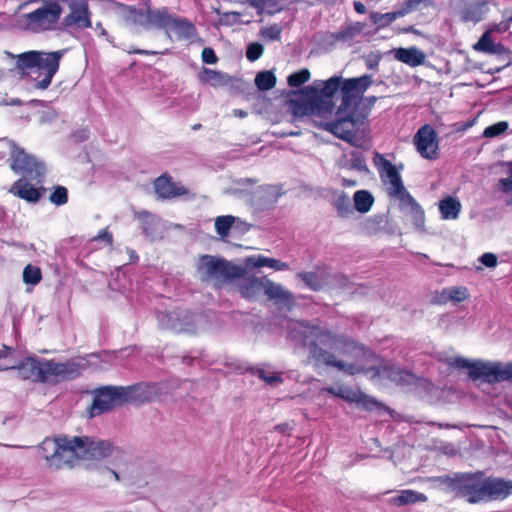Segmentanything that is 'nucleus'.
<instances>
[{"mask_svg":"<svg viewBox=\"0 0 512 512\" xmlns=\"http://www.w3.org/2000/svg\"><path fill=\"white\" fill-rule=\"evenodd\" d=\"M154 189L158 197L163 199L174 198L187 192L184 186L172 182L165 176H161L155 180Z\"/></svg>","mask_w":512,"mask_h":512,"instance_id":"obj_26","label":"nucleus"},{"mask_svg":"<svg viewBox=\"0 0 512 512\" xmlns=\"http://www.w3.org/2000/svg\"><path fill=\"white\" fill-rule=\"evenodd\" d=\"M413 141L423 158L433 160L438 157V135L432 126L424 125L419 128Z\"/></svg>","mask_w":512,"mask_h":512,"instance_id":"obj_16","label":"nucleus"},{"mask_svg":"<svg viewBox=\"0 0 512 512\" xmlns=\"http://www.w3.org/2000/svg\"><path fill=\"white\" fill-rule=\"evenodd\" d=\"M373 161L391 196L398 198L408 192L402 183L399 172L390 161L379 153H375Z\"/></svg>","mask_w":512,"mask_h":512,"instance_id":"obj_15","label":"nucleus"},{"mask_svg":"<svg viewBox=\"0 0 512 512\" xmlns=\"http://www.w3.org/2000/svg\"><path fill=\"white\" fill-rule=\"evenodd\" d=\"M263 54V46L259 43H252L248 46L246 56L250 61H256Z\"/></svg>","mask_w":512,"mask_h":512,"instance_id":"obj_54","label":"nucleus"},{"mask_svg":"<svg viewBox=\"0 0 512 512\" xmlns=\"http://www.w3.org/2000/svg\"><path fill=\"white\" fill-rule=\"evenodd\" d=\"M128 53H134V54H140V55H148V54H154L155 52H150L148 50H143V49H133V50H128L127 51Z\"/></svg>","mask_w":512,"mask_h":512,"instance_id":"obj_64","label":"nucleus"},{"mask_svg":"<svg viewBox=\"0 0 512 512\" xmlns=\"http://www.w3.org/2000/svg\"><path fill=\"white\" fill-rule=\"evenodd\" d=\"M403 17V12H400L399 9L393 12H388L385 14L372 12L370 14L371 21L377 25L378 27H385L395 21L398 18Z\"/></svg>","mask_w":512,"mask_h":512,"instance_id":"obj_42","label":"nucleus"},{"mask_svg":"<svg viewBox=\"0 0 512 512\" xmlns=\"http://www.w3.org/2000/svg\"><path fill=\"white\" fill-rule=\"evenodd\" d=\"M243 272V268L232 265L224 259L209 255L200 257L197 265L199 278L214 285L240 277Z\"/></svg>","mask_w":512,"mask_h":512,"instance_id":"obj_8","label":"nucleus"},{"mask_svg":"<svg viewBox=\"0 0 512 512\" xmlns=\"http://www.w3.org/2000/svg\"><path fill=\"white\" fill-rule=\"evenodd\" d=\"M295 97L289 100V106L295 117L327 116L333 112V105L319 95L308 93L307 87L300 92L293 93Z\"/></svg>","mask_w":512,"mask_h":512,"instance_id":"obj_9","label":"nucleus"},{"mask_svg":"<svg viewBox=\"0 0 512 512\" xmlns=\"http://www.w3.org/2000/svg\"><path fill=\"white\" fill-rule=\"evenodd\" d=\"M479 261L481 264L488 268H494L497 265V256L493 253H484L480 256Z\"/></svg>","mask_w":512,"mask_h":512,"instance_id":"obj_56","label":"nucleus"},{"mask_svg":"<svg viewBox=\"0 0 512 512\" xmlns=\"http://www.w3.org/2000/svg\"><path fill=\"white\" fill-rule=\"evenodd\" d=\"M506 177L499 179L498 189L504 193L512 192V163L507 164Z\"/></svg>","mask_w":512,"mask_h":512,"instance_id":"obj_49","label":"nucleus"},{"mask_svg":"<svg viewBox=\"0 0 512 512\" xmlns=\"http://www.w3.org/2000/svg\"><path fill=\"white\" fill-rule=\"evenodd\" d=\"M507 128L508 124L506 122H498L496 124L488 126L484 130L483 135L487 138L495 137L505 132Z\"/></svg>","mask_w":512,"mask_h":512,"instance_id":"obj_52","label":"nucleus"},{"mask_svg":"<svg viewBox=\"0 0 512 512\" xmlns=\"http://www.w3.org/2000/svg\"><path fill=\"white\" fill-rule=\"evenodd\" d=\"M119 15L130 26L143 30L164 29L170 21L167 8L121 5Z\"/></svg>","mask_w":512,"mask_h":512,"instance_id":"obj_7","label":"nucleus"},{"mask_svg":"<svg viewBox=\"0 0 512 512\" xmlns=\"http://www.w3.org/2000/svg\"><path fill=\"white\" fill-rule=\"evenodd\" d=\"M61 7L50 2L25 15L26 28L35 32L52 29L61 15Z\"/></svg>","mask_w":512,"mask_h":512,"instance_id":"obj_14","label":"nucleus"},{"mask_svg":"<svg viewBox=\"0 0 512 512\" xmlns=\"http://www.w3.org/2000/svg\"><path fill=\"white\" fill-rule=\"evenodd\" d=\"M310 78V72L308 69H301L288 77V84L291 87H298L305 82H307Z\"/></svg>","mask_w":512,"mask_h":512,"instance_id":"obj_48","label":"nucleus"},{"mask_svg":"<svg viewBox=\"0 0 512 512\" xmlns=\"http://www.w3.org/2000/svg\"><path fill=\"white\" fill-rule=\"evenodd\" d=\"M262 278L243 277L239 280V292L243 298L248 300H258L262 296Z\"/></svg>","mask_w":512,"mask_h":512,"instance_id":"obj_30","label":"nucleus"},{"mask_svg":"<svg viewBox=\"0 0 512 512\" xmlns=\"http://www.w3.org/2000/svg\"><path fill=\"white\" fill-rule=\"evenodd\" d=\"M195 32V27L192 23L170 14V21L165 28V33L168 38L191 39L195 36Z\"/></svg>","mask_w":512,"mask_h":512,"instance_id":"obj_23","label":"nucleus"},{"mask_svg":"<svg viewBox=\"0 0 512 512\" xmlns=\"http://www.w3.org/2000/svg\"><path fill=\"white\" fill-rule=\"evenodd\" d=\"M117 481H122L126 478L127 469L119 468L117 471H111Z\"/></svg>","mask_w":512,"mask_h":512,"instance_id":"obj_62","label":"nucleus"},{"mask_svg":"<svg viewBox=\"0 0 512 512\" xmlns=\"http://www.w3.org/2000/svg\"><path fill=\"white\" fill-rule=\"evenodd\" d=\"M67 200V189L63 186L56 187L54 192L50 195V201L56 205H63L67 202Z\"/></svg>","mask_w":512,"mask_h":512,"instance_id":"obj_51","label":"nucleus"},{"mask_svg":"<svg viewBox=\"0 0 512 512\" xmlns=\"http://www.w3.org/2000/svg\"><path fill=\"white\" fill-rule=\"evenodd\" d=\"M353 6L355 11L358 12L359 14H364L366 12V7L362 2L355 1Z\"/></svg>","mask_w":512,"mask_h":512,"instance_id":"obj_63","label":"nucleus"},{"mask_svg":"<svg viewBox=\"0 0 512 512\" xmlns=\"http://www.w3.org/2000/svg\"><path fill=\"white\" fill-rule=\"evenodd\" d=\"M397 199L400 201L399 207L402 213L412 221L417 230L423 231L425 225V213L422 207L408 192L404 193Z\"/></svg>","mask_w":512,"mask_h":512,"instance_id":"obj_20","label":"nucleus"},{"mask_svg":"<svg viewBox=\"0 0 512 512\" xmlns=\"http://www.w3.org/2000/svg\"><path fill=\"white\" fill-rule=\"evenodd\" d=\"M202 60L207 64H214L217 62V56L213 49L204 48L202 51Z\"/></svg>","mask_w":512,"mask_h":512,"instance_id":"obj_57","label":"nucleus"},{"mask_svg":"<svg viewBox=\"0 0 512 512\" xmlns=\"http://www.w3.org/2000/svg\"><path fill=\"white\" fill-rule=\"evenodd\" d=\"M41 280V271L39 268L27 265L23 271V281L27 284L36 285Z\"/></svg>","mask_w":512,"mask_h":512,"instance_id":"obj_46","label":"nucleus"},{"mask_svg":"<svg viewBox=\"0 0 512 512\" xmlns=\"http://www.w3.org/2000/svg\"><path fill=\"white\" fill-rule=\"evenodd\" d=\"M65 51L54 52L27 51L14 55L8 51L5 54L15 60V69L21 74H27L36 89L45 90L59 69L60 60Z\"/></svg>","mask_w":512,"mask_h":512,"instance_id":"obj_3","label":"nucleus"},{"mask_svg":"<svg viewBox=\"0 0 512 512\" xmlns=\"http://www.w3.org/2000/svg\"><path fill=\"white\" fill-rule=\"evenodd\" d=\"M255 84L260 90H270L276 84V77L270 71H262L256 75Z\"/></svg>","mask_w":512,"mask_h":512,"instance_id":"obj_45","label":"nucleus"},{"mask_svg":"<svg viewBox=\"0 0 512 512\" xmlns=\"http://www.w3.org/2000/svg\"><path fill=\"white\" fill-rule=\"evenodd\" d=\"M190 319H180L179 322L188 323L193 326L196 330L193 333H198L203 330L204 324L206 323L205 318L202 315H195L190 313Z\"/></svg>","mask_w":512,"mask_h":512,"instance_id":"obj_53","label":"nucleus"},{"mask_svg":"<svg viewBox=\"0 0 512 512\" xmlns=\"http://www.w3.org/2000/svg\"><path fill=\"white\" fill-rule=\"evenodd\" d=\"M68 13L64 17L63 24L66 27L80 29L91 27L90 13L87 0H66Z\"/></svg>","mask_w":512,"mask_h":512,"instance_id":"obj_17","label":"nucleus"},{"mask_svg":"<svg viewBox=\"0 0 512 512\" xmlns=\"http://www.w3.org/2000/svg\"><path fill=\"white\" fill-rule=\"evenodd\" d=\"M446 363L450 367L466 369L472 379H483L488 383L512 381V362L469 360L461 356H453L447 358Z\"/></svg>","mask_w":512,"mask_h":512,"instance_id":"obj_6","label":"nucleus"},{"mask_svg":"<svg viewBox=\"0 0 512 512\" xmlns=\"http://www.w3.org/2000/svg\"><path fill=\"white\" fill-rule=\"evenodd\" d=\"M298 326L304 345L309 347V359L314 361L316 366L320 364L332 366L350 376L364 374L375 383L390 380L397 384H410L414 380V376L409 372L362 346L354 347L348 359H336L332 353L323 348H337L340 339L336 335L316 325L300 323Z\"/></svg>","mask_w":512,"mask_h":512,"instance_id":"obj_1","label":"nucleus"},{"mask_svg":"<svg viewBox=\"0 0 512 512\" xmlns=\"http://www.w3.org/2000/svg\"><path fill=\"white\" fill-rule=\"evenodd\" d=\"M473 49L488 54H501L504 47L500 43H494L491 39L490 31H486L478 42L474 44Z\"/></svg>","mask_w":512,"mask_h":512,"instance_id":"obj_37","label":"nucleus"},{"mask_svg":"<svg viewBox=\"0 0 512 512\" xmlns=\"http://www.w3.org/2000/svg\"><path fill=\"white\" fill-rule=\"evenodd\" d=\"M42 457L51 469L72 467L78 460L99 461L113 451L109 441L89 437L46 438L40 445Z\"/></svg>","mask_w":512,"mask_h":512,"instance_id":"obj_2","label":"nucleus"},{"mask_svg":"<svg viewBox=\"0 0 512 512\" xmlns=\"http://www.w3.org/2000/svg\"><path fill=\"white\" fill-rule=\"evenodd\" d=\"M247 3L258 10V13L273 15L280 12L286 2L284 0H248Z\"/></svg>","mask_w":512,"mask_h":512,"instance_id":"obj_36","label":"nucleus"},{"mask_svg":"<svg viewBox=\"0 0 512 512\" xmlns=\"http://www.w3.org/2000/svg\"><path fill=\"white\" fill-rule=\"evenodd\" d=\"M512 494V481L486 478L485 501L502 500Z\"/></svg>","mask_w":512,"mask_h":512,"instance_id":"obj_22","label":"nucleus"},{"mask_svg":"<svg viewBox=\"0 0 512 512\" xmlns=\"http://www.w3.org/2000/svg\"><path fill=\"white\" fill-rule=\"evenodd\" d=\"M332 204L340 217L347 218L353 214L350 198L343 191L335 192Z\"/></svg>","mask_w":512,"mask_h":512,"instance_id":"obj_38","label":"nucleus"},{"mask_svg":"<svg viewBox=\"0 0 512 512\" xmlns=\"http://www.w3.org/2000/svg\"><path fill=\"white\" fill-rule=\"evenodd\" d=\"M429 0H407L399 8L403 12V17L413 11L419 9L422 5H426Z\"/></svg>","mask_w":512,"mask_h":512,"instance_id":"obj_50","label":"nucleus"},{"mask_svg":"<svg viewBox=\"0 0 512 512\" xmlns=\"http://www.w3.org/2000/svg\"><path fill=\"white\" fill-rule=\"evenodd\" d=\"M9 193L31 203L37 202L41 197L40 189L22 178L12 184Z\"/></svg>","mask_w":512,"mask_h":512,"instance_id":"obj_28","label":"nucleus"},{"mask_svg":"<svg viewBox=\"0 0 512 512\" xmlns=\"http://www.w3.org/2000/svg\"><path fill=\"white\" fill-rule=\"evenodd\" d=\"M98 240H103L108 245H110L112 243V234L109 233L107 230H102L101 232H99V234L96 237L93 238V241H98Z\"/></svg>","mask_w":512,"mask_h":512,"instance_id":"obj_59","label":"nucleus"},{"mask_svg":"<svg viewBox=\"0 0 512 512\" xmlns=\"http://www.w3.org/2000/svg\"><path fill=\"white\" fill-rule=\"evenodd\" d=\"M283 194L284 191L281 186L265 185L257 189L254 201L260 208H269L274 206Z\"/></svg>","mask_w":512,"mask_h":512,"instance_id":"obj_24","label":"nucleus"},{"mask_svg":"<svg viewBox=\"0 0 512 512\" xmlns=\"http://www.w3.org/2000/svg\"><path fill=\"white\" fill-rule=\"evenodd\" d=\"M391 53L397 61L410 67L423 65L426 61V54L415 46L408 48H395Z\"/></svg>","mask_w":512,"mask_h":512,"instance_id":"obj_25","label":"nucleus"},{"mask_svg":"<svg viewBox=\"0 0 512 512\" xmlns=\"http://www.w3.org/2000/svg\"><path fill=\"white\" fill-rule=\"evenodd\" d=\"M260 256L261 255H257V256H250V257H247L245 259V265L247 267H253V268H259L261 267V265H258V260L260 259Z\"/></svg>","mask_w":512,"mask_h":512,"instance_id":"obj_60","label":"nucleus"},{"mask_svg":"<svg viewBox=\"0 0 512 512\" xmlns=\"http://www.w3.org/2000/svg\"><path fill=\"white\" fill-rule=\"evenodd\" d=\"M257 264L261 265V267H269L276 271H283L289 268L288 264L285 262H282L274 258L265 257L262 255L260 256V259L258 260Z\"/></svg>","mask_w":512,"mask_h":512,"instance_id":"obj_47","label":"nucleus"},{"mask_svg":"<svg viewBox=\"0 0 512 512\" xmlns=\"http://www.w3.org/2000/svg\"><path fill=\"white\" fill-rule=\"evenodd\" d=\"M350 162L351 163L349 164V166L351 168H353V169H357L359 171H362V170H364L366 168V164H365L364 158L359 153L353 152L351 154Z\"/></svg>","mask_w":512,"mask_h":512,"instance_id":"obj_55","label":"nucleus"},{"mask_svg":"<svg viewBox=\"0 0 512 512\" xmlns=\"http://www.w3.org/2000/svg\"><path fill=\"white\" fill-rule=\"evenodd\" d=\"M325 391L347 402L355 403L366 410H373L379 407V403L374 398L369 397L360 390H353L346 386H331L325 388Z\"/></svg>","mask_w":512,"mask_h":512,"instance_id":"obj_18","label":"nucleus"},{"mask_svg":"<svg viewBox=\"0 0 512 512\" xmlns=\"http://www.w3.org/2000/svg\"><path fill=\"white\" fill-rule=\"evenodd\" d=\"M7 369H17L21 378L35 382L71 379L80 373L79 365L74 362L40 361L35 357H27L19 365L0 363V371Z\"/></svg>","mask_w":512,"mask_h":512,"instance_id":"obj_5","label":"nucleus"},{"mask_svg":"<svg viewBox=\"0 0 512 512\" xmlns=\"http://www.w3.org/2000/svg\"><path fill=\"white\" fill-rule=\"evenodd\" d=\"M236 222H240V219L231 215L219 216L215 220V229L221 237H226Z\"/></svg>","mask_w":512,"mask_h":512,"instance_id":"obj_43","label":"nucleus"},{"mask_svg":"<svg viewBox=\"0 0 512 512\" xmlns=\"http://www.w3.org/2000/svg\"><path fill=\"white\" fill-rule=\"evenodd\" d=\"M140 218L143 225V231L147 237L151 240L161 238V223L158 218L149 213H142Z\"/></svg>","mask_w":512,"mask_h":512,"instance_id":"obj_35","label":"nucleus"},{"mask_svg":"<svg viewBox=\"0 0 512 512\" xmlns=\"http://www.w3.org/2000/svg\"><path fill=\"white\" fill-rule=\"evenodd\" d=\"M353 201L359 213H367L374 203V197L367 190H358L354 193Z\"/></svg>","mask_w":512,"mask_h":512,"instance_id":"obj_39","label":"nucleus"},{"mask_svg":"<svg viewBox=\"0 0 512 512\" xmlns=\"http://www.w3.org/2000/svg\"><path fill=\"white\" fill-rule=\"evenodd\" d=\"M199 80L205 84H209L212 87H223L231 84L232 78L226 73L212 70L203 69L199 74Z\"/></svg>","mask_w":512,"mask_h":512,"instance_id":"obj_31","label":"nucleus"},{"mask_svg":"<svg viewBox=\"0 0 512 512\" xmlns=\"http://www.w3.org/2000/svg\"><path fill=\"white\" fill-rule=\"evenodd\" d=\"M257 287H260L259 285ZM262 295H266L269 299L278 301H288L290 294L281 285L276 284L266 278H262Z\"/></svg>","mask_w":512,"mask_h":512,"instance_id":"obj_33","label":"nucleus"},{"mask_svg":"<svg viewBox=\"0 0 512 512\" xmlns=\"http://www.w3.org/2000/svg\"><path fill=\"white\" fill-rule=\"evenodd\" d=\"M427 497L414 490H403L400 494L392 499V502L396 505H407L416 502H425Z\"/></svg>","mask_w":512,"mask_h":512,"instance_id":"obj_40","label":"nucleus"},{"mask_svg":"<svg viewBox=\"0 0 512 512\" xmlns=\"http://www.w3.org/2000/svg\"><path fill=\"white\" fill-rule=\"evenodd\" d=\"M212 10L218 16V25L232 26L236 24H249L253 19V15L248 11L221 12L219 7H212Z\"/></svg>","mask_w":512,"mask_h":512,"instance_id":"obj_27","label":"nucleus"},{"mask_svg":"<svg viewBox=\"0 0 512 512\" xmlns=\"http://www.w3.org/2000/svg\"><path fill=\"white\" fill-rule=\"evenodd\" d=\"M255 374L268 385H277L283 381L279 373L270 370L268 367H258Z\"/></svg>","mask_w":512,"mask_h":512,"instance_id":"obj_44","label":"nucleus"},{"mask_svg":"<svg viewBox=\"0 0 512 512\" xmlns=\"http://www.w3.org/2000/svg\"><path fill=\"white\" fill-rule=\"evenodd\" d=\"M508 27L507 24H493L487 31H490V34L493 32H503L506 31Z\"/></svg>","mask_w":512,"mask_h":512,"instance_id":"obj_61","label":"nucleus"},{"mask_svg":"<svg viewBox=\"0 0 512 512\" xmlns=\"http://www.w3.org/2000/svg\"><path fill=\"white\" fill-rule=\"evenodd\" d=\"M372 82L373 79L370 75L343 79L341 104L338 107V114L356 112L363 94L371 86Z\"/></svg>","mask_w":512,"mask_h":512,"instance_id":"obj_11","label":"nucleus"},{"mask_svg":"<svg viewBox=\"0 0 512 512\" xmlns=\"http://www.w3.org/2000/svg\"><path fill=\"white\" fill-rule=\"evenodd\" d=\"M462 205L454 197L448 196L439 202V211L444 220H456L459 217Z\"/></svg>","mask_w":512,"mask_h":512,"instance_id":"obj_32","label":"nucleus"},{"mask_svg":"<svg viewBox=\"0 0 512 512\" xmlns=\"http://www.w3.org/2000/svg\"><path fill=\"white\" fill-rule=\"evenodd\" d=\"M156 396V386L139 384L128 387H105L100 389L90 407V416L95 417L126 403H140Z\"/></svg>","mask_w":512,"mask_h":512,"instance_id":"obj_4","label":"nucleus"},{"mask_svg":"<svg viewBox=\"0 0 512 512\" xmlns=\"http://www.w3.org/2000/svg\"><path fill=\"white\" fill-rule=\"evenodd\" d=\"M488 10V3L485 0L472 1L467 3L461 11V19L465 22L478 23Z\"/></svg>","mask_w":512,"mask_h":512,"instance_id":"obj_29","label":"nucleus"},{"mask_svg":"<svg viewBox=\"0 0 512 512\" xmlns=\"http://www.w3.org/2000/svg\"><path fill=\"white\" fill-rule=\"evenodd\" d=\"M297 277L300 278L309 288L313 290H320L328 285L327 274L325 271H313L306 273H298Z\"/></svg>","mask_w":512,"mask_h":512,"instance_id":"obj_34","label":"nucleus"},{"mask_svg":"<svg viewBox=\"0 0 512 512\" xmlns=\"http://www.w3.org/2000/svg\"><path fill=\"white\" fill-rule=\"evenodd\" d=\"M190 319V313L182 310L158 313L157 319L161 328L174 332H194L196 329L188 323H182L180 319Z\"/></svg>","mask_w":512,"mask_h":512,"instance_id":"obj_19","label":"nucleus"},{"mask_svg":"<svg viewBox=\"0 0 512 512\" xmlns=\"http://www.w3.org/2000/svg\"><path fill=\"white\" fill-rule=\"evenodd\" d=\"M468 296V290L463 286L446 288L441 293L443 301H451L453 303L463 302Z\"/></svg>","mask_w":512,"mask_h":512,"instance_id":"obj_41","label":"nucleus"},{"mask_svg":"<svg viewBox=\"0 0 512 512\" xmlns=\"http://www.w3.org/2000/svg\"><path fill=\"white\" fill-rule=\"evenodd\" d=\"M280 28L277 25L265 28L262 34L269 39H277L280 36Z\"/></svg>","mask_w":512,"mask_h":512,"instance_id":"obj_58","label":"nucleus"},{"mask_svg":"<svg viewBox=\"0 0 512 512\" xmlns=\"http://www.w3.org/2000/svg\"><path fill=\"white\" fill-rule=\"evenodd\" d=\"M355 113H337L336 121L320 122L317 125L350 144L358 145L356 142V132L359 130L362 122L356 118Z\"/></svg>","mask_w":512,"mask_h":512,"instance_id":"obj_13","label":"nucleus"},{"mask_svg":"<svg viewBox=\"0 0 512 512\" xmlns=\"http://www.w3.org/2000/svg\"><path fill=\"white\" fill-rule=\"evenodd\" d=\"M11 169L16 173L26 174L31 180L41 183L45 175V165L23 149L11 144Z\"/></svg>","mask_w":512,"mask_h":512,"instance_id":"obj_12","label":"nucleus"},{"mask_svg":"<svg viewBox=\"0 0 512 512\" xmlns=\"http://www.w3.org/2000/svg\"><path fill=\"white\" fill-rule=\"evenodd\" d=\"M342 83L343 79L339 76L331 77L326 81L316 80L312 85L307 86V92L319 95V97L328 100L334 106L332 99L338 90L341 91Z\"/></svg>","mask_w":512,"mask_h":512,"instance_id":"obj_21","label":"nucleus"},{"mask_svg":"<svg viewBox=\"0 0 512 512\" xmlns=\"http://www.w3.org/2000/svg\"><path fill=\"white\" fill-rule=\"evenodd\" d=\"M449 487L470 503L485 501L486 477L482 473L458 474L449 480Z\"/></svg>","mask_w":512,"mask_h":512,"instance_id":"obj_10","label":"nucleus"}]
</instances>
